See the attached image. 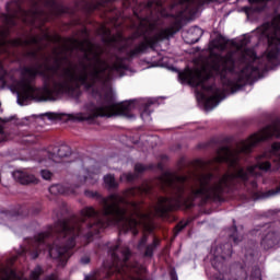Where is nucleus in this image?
I'll return each instance as SVG.
<instances>
[{"instance_id":"1","label":"nucleus","mask_w":280,"mask_h":280,"mask_svg":"<svg viewBox=\"0 0 280 280\" xmlns=\"http://www.w3.org/2000/svg\"><path fill=\"white\" fill-rule=\"evenodd\" d=\"M152 186L144 183L141 187L130 188L122 195L112 194L100 199L101 211L93 207L81 210L80 217L69 220L59 219L55 226H49L46 232L37 234L28 240L27 247H21L19 257L30 255L32 259H38L40 253L48 252L49 257L65 268L69 257L73 255L75 240H83L89 244L94 235L102 233L106 226H118L120 233L131 231L133 235L139 233L138 226L152 233V219L165 218V197H159L156 203L148 212H143L141 205L128 200L135 196H150Z\"/></svg>"},{"instance_id":"2","label":"nucleus","mask_w":280,"mask_h":280,"mask_svg":"<svg viewBox=\"0 0 280 280\" xmlns=\"http://www.w3.org/2000/svg\"><path fill=\"white\" fill-rule=\"evenodd\" d=\"M272 3L279 12L280 0H262ZM236 50L215 56L209 70L187 69L178 73L182 84L196 89L198 102L206 110H213L226 95L237 93L247 82L264 78L280 65V14L259 26L253 35H243L233 43Z\"/></svg>"},{"instance_id":"3","label":"nucleus","mask_w":280,"mask_h":280,"mask_svg":"<svg viewBox=\"0 0 280 280\" xmlns=\"http://www.w3.org/2000/svg\"><path fill=\"white\" fill-rule=\"evenodd\" d=\"M72 49L80 51L82 56L75 65L59 68L37 63L22 70L18 82L20 106H27L30 100L51 102L62 95L71 97L74 104H81V86L102 97V92L110 89V80L121 78L128 69L126 58L115 57V61L110 63L102 58V52L89 39L74 40Z\"/></svg>"},{"instance_id":"4","label":"nucleus","mask_w":280,"mask_h":280,"mask_svg":"<svg viewBox=\"0 0 280 280\" xmlns=\"http://www.w3.org/2000/svg\"><path fill=\"white\" fill-rule=\"evenodd\" d=\"M153 104H156L154 98H140L124 103H117L110 92H106L104 97L97 104L88 103L83 106L81 113L68 114V118L72 121H95L97 117H132L135 108L140 109V117L144 121H152Z\"/></svg>"},{"instance_id":"5","label":"nucleus","mask_w":280,"mask_h":280,"mask_svg":"<svg viewBox=\"0 0 280 280\" xmlns=\"http://www.w3.org/2000/svg\"><path fill=\"white\" fill-rule=\"evenodd\" d=\"M100 180V168L97 164L90 168H83L82 172L75 177V183L72 185L69 184H55L49 187V192L52 196H58V194H65L66 196H71L78 194V189L89 183V185H95Z\"/></svg>"},{"instance_id":"6","label":"nucleus","mask_w":280,"mask_h":280,"mask_svg":"<svg viewBox=\"0 0 280 280\" xmlns=\"http://www.w3.org/2000/svg\"><path fill=\"white\" fill-rule=\"evenodd\" d=\"M243 254L244 266L236 269L234 280H261V269H259V267L255 266L252 268L249 278L247 271V269L250 268V264H256L261 255L256 250L255 247H245L243 249Z\"/></svg>"},{"instance_id":"7","label":"nucleus","mask_w":280,"mask_h":280,"mask_svg":"<svg viewBox=\"0 0 280 280\" xmlns=\"http://www.w3.org/2000/svg\"><path fill=\"white\" fill-rule=\"evenodd\" d=\"M233 255L232 246L230 243L212 247L210 252L211 265L214 270H220L224 266V261Z\"/></svg>"},{"instance_id":"8","label":"nucleus","mask_w":280,"mask_h":280,"mask_svg":"<svg viewBox=\"0 0 280 280\" xmlns=\"http://www.w3.org/2000/svg\"><path fill=\"white\" fill-rule=\"evenodd\" d=\"M47 154L48 160L45 161V165L49 166L51 163H65V160L71 156V147L67 144L54 147Z\"/></svg>"},{"instance_id":"9","label":"nucleus","mask_w":280,"mask_h":280,"mask_svg":"<svg viewBox=\"0 0 280 280\" xmlns=\"http://www.w3.org/2000/svg\"><path fill=\"white\" fill-rule=\"evenodd\" d=\"M280 244V232L275 228H268L260 240V246L264 250H272L279 248Z\"/></svg>"},{"instance_id":"10","label":"nucleus","mask_w":280,"mask_h":280,"mask_svg":"<svg viewBox=\"0 0 280 280\" xmlns=\"http://www.w3.org/2000/svg\"><path fill=\"white\" fill-rule=\"evenodd\" d=\"M14 180L21 185H30V183H36V176L30 174L27 171L18 170L12 173Z\"/></svg>"},{"instance_id":"11","label":"nucleus","mask_w":280,"mask_h":280,"mask_svg":"<svg viewBox=\"0 0 280 280\" xmlns=\"http://www.w3.org/2000/svg\"><path fill=\"white\" fill-rule=\"evenodd\" d=\"M145 170H148V166L138 163L135 165L136 173H125L120 176V180H125L126 183H132V180H135V178H137L139 174H142V172H145Z\"/></svg>"},{"instance_id":"12","label":"nucleus","mask_w":280,"mask_h":280,"mask_svg":"<svg viewBox=\"0 0 280 280\" xmlns=\"http://www.w3.org/2000/svg\"><path fill=\"white\" fill-rule=\"evenodd\" d=\"M0 218H1V220H3V222L5 224H8L9 222H14V221L19 220V214H16L12 211H9V210H2L0 212Z\"/></svg>"},{"instance_id":"13","label":"nucleus","mask_w":280,"mask_h":280,"mask_svg":"<svg viewBox=\"0 0 280 280\" xmlns=\"http://www.w3.org/2000/svg\"><path fill=\"white\" fill-rule=\"evenodd\" d=\"M104 183L108 189H117V187H119V184L115 179V176L110 174L104 176Z\"/></svg>"},{"instance_id":"14","label":"nucleus","mask_w":280,"mask_h":280,"mask_svg":"<svg viewBox=\"0 0 280 280\" xmlns=\"http://www.w3.org/2000/svg\"><path fill=\"white\" fill-rule=\"evenodd\" d=\"M230 237H232L234 244H240V242H242V240H244V236H242V233H240V231H237L236 226H234L230 230Z\"/></svg>"},{"instance_id":"15","label":"nucleus","mask_w":280,"mask_h":280,"mask_svg":"<svg viewBox=\"0 0 280 280\" xmlns=\"http://www.w3.org/2000/svg\"><path fill=\"white\" fill-rule=\"evenodd\" d=\"M188 34H195L197 37H195L191 43H198V40H200V37L202 36V28L198 26H192L189 28Z\"/></svg>"},{"instance_id":"16","label":"nucleus","mask_w":280,"mask_h":280,"mask_svg":"<svg viewBox=\"0 0 280 280\" xmlns=\"http://www.w3.org/2000/svg\"><path fill=\"white\" fill-rule=\"evenodd\" d=\"M159 246V240L153 238L152 244L148 245L144 252L145 257H152L154 255V248Z\"/></svg>"},{"instance_id":"17","label":"nucleus","mask_w":280,"mask_h":280,"mask_svg":"<svg viewBox=\"0 0 280 280\" xmlns=\"http://www.w3.org/2000/svg\"><path fill=\"white\" fill-rule=\"evenodd\" d=\"M279 194H280V186L277 187L276 189H270L264 192L262 198H272L275 196H279Z\"/></svg>"},{"instance_id":"18","label":"nucleus","mask_w":280,"mask_h":280,"mask_svg":"<svg viewBox=\"0 0 280 280\" xmlns=\"http://www.w3.org/2000/svg\"><path fill=\"white\" fill-rule=\"evenodd\" d=\"M39 3H44L47 8H51L54 10V8H56L57 2L56 0H37Z\"/></svg>"},{"instance_id":"19","label":"nucleus","mask_w":280,"mask_h":280,"mask_svg":"<svg viewBox=\"0 0 280 280\" xmlns=\"http://www.w3.org/2000/svg\"><path fill=\"white\" fill-rule=\"evenodd\" d=\"M84 194L88 198H100V194L97 191L85 190Z\"/></svg>"},{"instance_id":"20","label":"nucleus","mask_w":280,"mask_h":280,"mask_svg":"<svg viewBox=\"0 0 280 280\" xmlns=\"http://www.w3.org/2000/svg\"><path fill=\"white\" fill-rule=\"evenodd\" d=\"M40 174H42V178H44V180H49V178H51V176H52L51 172H49L47 170H42Z\"/></svg>"},{"instance_id":"21","label":"nucleus","mask_w":280,"mask_h":280,"mask_svg":"<svg viewBox=\"0 0 280 280\" xmlns=\"http://www.w3.org/2000/svg\"><path fill=\"white\" fill-rule=\"evenodd\" d=\"M80 264H82L83 266H86V264H91V256L89 255L82 256L80 259Z\"/></svg>"},{"instance_id":"22","label":"nucleus","mask_w":280,"mask_h":280,"mask_svg":"<svg viewBox=\"0 0 280 280\" xmlns=\"http://www.w3.org/2000/svg\"><path fill=\"white\" fill-rule=\"evenodd\" d=\"M147 243H148V235H144V236L140 240L139 244H138L139 250H141V248H143V246H145Z\"/></svg>"},{"instance_id":"23","label":"nucleus","mask_w":280,"mask_h":280,"mask_svg":"<svg viewBox=\"0 0 280 280\" xmlns=\"http://www.w3.org/2000/svg\"><path fill=\"white\" fill-rule=\"evenodd\" d=\"M5 68H3V63L0 62V80H5Z\"/></svg>"},{"instance_id":"24","label":"nucleus","mask_w":280,"mask_h":280,"mask_svg":"<svg viewBox=\"0 0 280 280\" xmlns=\"http://www.w3.org/2000/svg\"><path fill=\"white\" fill-rule=\"evenodd\" d=\"M210 280H224V276L221 272L214 273Z\"/></svg>"},{"instance_id":"25","label":"nucleus","mask_w":280,"mask_h":280,"mask_svg":"<svg viewBox=\"0 0 280 280\" xmlns=\"http://www.w3.org/2000/svg\"><path fill=\"white\" fill-rule=\"evenodd\" d=\"M45 117H47L50 120L58 119V114L55 113H46Z\"/></svg>"},{"instance_id":"26","label":"nucleus","mask_w":280,"mask_h":280,"mask_svg":"<svg viewBox=\"0 0 280 280\" xmlns=\"http://www.w3.org/2000/svg\"><path fill=\"white\" fill-rule=\"evenodd\" d=\"M185 226H187V222H179L176 226L177 233H180V231L185 229Z\"/></svg>"},{"instance_id":"27","label":"nucleus","mask_w":280,"mask_h":280,"mask_svg":"<svg viewBox=\"0 0 280 280\" xmlns=\"http://www.w3.org/2000/svg\"><path fill=\"white\" fill-rule=\"evenodd\" d=\"M171 280H178V276L176 275V272H171Z\"/></svg>"},{"instance_id":"28","label":"nucleus","mask_w":280,"mask_h":280,"mask_svg":"<svg viewBox=\"0 0 280 280\" xmlns=\"http://www.w3.org/2000/svg\"><path fill=\"white\" fill-rule=\"evenodd\" d=\"M32 213L33 214L40 213V207H37V208L33 209Z\"/></svg>"},{"instance_id":"29","label":"nucleus","mask_w":280,"mask_h":280,"mask_svg":"<svg viewBox=\"0 0 280 280\" xmlns=\"http://www.w3.org/2000/svg\"><path fill=\"white\" fill-rule=\"evenodd\" d=\"M24 141L28 142V143H34L33 139H25Z\"/></svg>"},{"instance_id":"30","label":"nucleus","mask_w":280,"mask_h":280,"mask_svg":"<svg viewBox=\"0 0 280 280\" xmlns=\"http://www.w3.org/2000/svg\"><path fill=\"white\" fill-rule=\"evenodd\" d=\"M14 45H21V42H14Z\"/></svg>"},{"instance_id":"31","label":"nucleus","mask_w":280,"mask_h":280,"mask_svg":"<svg viewBox=\"0 0 280 280\" xmlns=\"http://www.w3.org/2000/svg\"><path fill=\"white\" fill-rule=\"evenodd\" d=\"M3 121H4V122H7V121H10V119H8V118H4V119H3Z\"/></svg>"},{"instance_id":"32","label":"nucleus","mask_w":280,"mask_h":280,"mask_svg":"<svg viewBox=\"0 0 280 280\" xmlns=\"http://www.w3.org/2000/svg\"><path fill=\"white\" fill-rule=\"evenodd\" d=\"M33 43H37L36 38L33 39Z\"/></svg>"},{"instance_id":"33","label":"nucleus","mask_w":280,"mask_h":280,"mask_svg":"<svg viewBox=\"0 0 280 280\" xmlns=\"http://www.w3.org/2000/svg\"><path fill=\"white\" fill-rule=\"evenodd\" d=\"M40 163H45V160H40Z\"/></svg>"},{"instance_id":"34","label":"nucleus","mask_w":280,"mask_h":280,"mask_svg":"<svg viewBox=\"0 0 280 280\" xmlns=\"http://www.w3.org/2000/svg\"><path fill=\"white\" fill-rule=\"evenodd\" d=\"M101 5H104V2H101Z\"/></svg>"}]
</instances>
